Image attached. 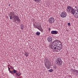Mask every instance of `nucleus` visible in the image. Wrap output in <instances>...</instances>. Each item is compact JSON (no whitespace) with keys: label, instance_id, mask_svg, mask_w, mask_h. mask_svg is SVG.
Wrapping results in <instances>:
<instances>
[{"label":"nucleus","instance_id":"34","mask_svg":"<svg viewBox=\"0 0 78 78\" xmlns=\"http://www.w3.org/2000/svg\"><path fill=\"white\" fill-rule=\"evenodd\" d=\"M49 32H50V30H49Z\"/></svg>","mask_w":78,"mask_h":78},{"label":"nucleus","instance_id":"11","mask_svg":"<svg viewBox=\"0 0 78 78\" xmlns=\"http://www.w3.org/2000/svg\"><path fill=\"white\" fill-rule=\"evenodd\" d=\"M58 33V31L56 30H52L51 32V34H57Z\"/></svg>","mask_w":78,"mask_h":78},{"label":"nucleus","instance_id":"32","mask_svg":"<svg viewBox=\"0 0 78 78\" xmlns=\"http://www.w3.org/2000/svg\"><path fill=\"white\" fill-rule=\"evenodd\" d=\"M72 71H74H74H75V70H74L73 69H72Z\"/></svg>","mask_w":78,"mask_h":78},{"label":"nucleus","instance_id":"14","mask_svg":"<svg viewBox=\"0 0 78 78\" xmlns=\"http://www.w3.org/2000/svg\"><path fill=\"white\" fill-rule=\"evenodd\" d=\"M25 56L27 57V56H29V53L28 52H25Z\"/></svg>","mask_w":78,"mask_h":78},{"label":"nucleus","instance_id":"25","mask_svg":"<svg viewBox=\"0 0 78 78\" xmlns=\"http://www.w3.org/2000/svg\"><path fill=\"white\" fill-rule=\"evenodd\" d=\"M39 27V26H37V27H36V28H37V29H38V30H39L40 28H39V27Z\"/></svg>","mask_w":78,"mask_h":78},{"label":"nucleus","instance_id":"15","mask_svg":"<svg viewBox=\"0 0 78 78\" xmlns=\"http://www.w3.org/2000/svg\"><path fill=\"white\" fill-rule=\"evenodd\" d=\"M41 27V26H40V29L39 30L41 31L42 33L43 32V29H42V27Z\"/></svg>","mask_w":78,"mask_h":78},{"label":"nucleus","instance_id":"29","mask_svg":"<svg viewBox=\"0 0 78 78\" xmlns=\"http://www.w3.org/2000/svg\"><path fill=\"white\" fill-rule=\"evenodd\" d=\"M13 69V68L12 66H11L10 67V69Z\"/></svg>","mask_w":78,"mask_h":78},{"label":"nucleus","instance_id":"36","mask_svg":"<svg viewBox=\"0 0 78 78\" xmlns=\"http://www.w3.org/2000/svg\"><path fill=\"white\" fill-rule=\"evenodd\" d=\"M9 6H10V4H9Z\"/></svg>","mask_w":78,"mask_h":78},{"label":"nucleus","instance_id":"18","mask_svg":"<svg viewBox=\"0 0 78 78\" xmlns=\"http://www.w3.org/2000/svg\"><path fill=\"white\" fill-rule=\"evenodd\" d=\"M49 72H53V69H51L48 70Z\"/></svg>","mask_w":78,"mask_h":78},{"label":"nucleus","instance_id":"27","mask_svg":"<svg viewBox=\"0 0 78 78\" xmlns=\"http://www.w3.org/2000/svg\"><path fill=\"white\" fill-rule=\"evenodd\" d=\"M18 75H19V76H20V75H22V74H21V73L18 72Z\"/></svg>","mask_w":78,"mask_h":78},{"label":"nucleus","instance_id":"28","mask_svg":"<svg viewBox=\"0 0 78 78\" xmlns=\"http://www.w3.org/2000/svg\"><path fill=\"white\" fill-rule=\"evenodd\" d=\"M60 42V44H60L59 45H60V46H61V45H62V43L61 42Z\"/></svg>","mask_w":78,"mask_h":78},{"label":"nucleus","instance_id":"1","mask_svg":"<svg viewBox=\"0 0 78 78\" xmlns=\"http://www.w3.org/2000/svg\"><path fill=\"white\" fill-rule=\"evenodd\" d=\"M51 48L53 49L54 51H60L62 49V46H58L57 43L52 41L51 43Z\"/></svg>","mask_w":78,"mask_h":78},{"label":"nucleus","instance_id":"21","mask_svg":"<svg viewBox=\"0 0 78 78\" xmlns=\"http://www.w3.org/2000/svg\"><path fill=\"white\" fill-rule=\"evenodd\" d=\"M53 68H54V69H56L57 68V67L56 66H53Z\"/></svg>","mask_w":78,"mask_h":78},{"label":"nucleus","instance_id":"24","mask_svg":"<svg viewBox=\"0 0 78 78\" xmlns=\"http://www.w3.org/2000/svg\"><path fill=\"white\" fill-rule=\"evenodd\" d=\"M39 27V26H37V27H36V28H37V29H38V30H39L40 28H39V27Z\"/></svg>","mask_w":78,"mask_h":78},{"label":"nucleus","instance_id":"35","mask_svg":"<svg viewBox=\"0 0 78 78\" xmlns=\"http://www.w3.org/2000/svg\"><path fill=\"white\" fill-rule=\"evenodd\" d=\"M8 66H9V65H8Z\"/></svg>","mask_w":78,"mask_h":78},{"label":"nucleus","instance_id":"22","mask_svg":"<svg viewBox=\"0 0 78 78\" xmlns=\"http://www.w3.org/2000/svg\"><path fill=\"white\" fill-rule=\"evenodd\" d=\"M76 72V73H78V70H75L74 71V72Z\"/></svg>","mask_w":78,"mask_h":78},{"label":"nucleus","instance_id":"10","mask_svg":"<svg viewBox=\"0 0 78 78\" xmlns=\"http://www.w3.org/2000/svg\"><path fill=\"white\" fill-rule=\"evenodd\" d=\"M16 73H18V71L15 69H13V70H12L10 73L11 74H12L13 75H14V74Z\"/></svg>","mask_w":78,"mask_h":78},{"label":"nucleus","instance_id":"9","mask_svg":"<svg viewBox=\"0 0 78 78\" xmlns=\"http://www.w3.org/2000/svg\"><path fill=\"white\" fill-rule=\"evenodd\" d=\"M48 41L50 43H51L53 41V38L51 37H49L47 38Z\"/></svg>","mask_w":78,"mask_h":78},{"label":"nucleus","instance_id":"19","mask_svg":"<svg viewBox=\"0 0 78 78\" xmlns=\"http://www.w3.org/2000/svg\"><path fill=\"white\" fill-rule=\"evenodd\" d=\"M34 27L35 28H36V27H37V24L36 25L34 23Z\"/></svg>","mask_w":78,"mask_h":78},{"label":"nucleus","instance_id":"4","mask_svg":"<svg viewBox=\"0 0 78 78\" xmlns=\"http://www.w3.org/2000/svg\"><path fill=\"white\" fill-rule=\"evenodd\" d=\"M78 10H73L71 12V14H73V16H74L76 18H78Z\"/></svg>","mask_w":78,"mask_h":78},{"label":"nucleus","instance_id":"5","mask_svg":"<svg viewBox=\"0 0 78 78\" xmlns=\"http://www.w3.org/2000/svg\"><path fill=\"white\" fill-rule=\"evenodd\" d=\"M67 11L69 12H71L72 11H74V9L70 6H68L67 9Z\"/></svg>","mask_w":78,"mask_h":78},{"label":"nucleus","instance_id":"37","mask_svg":"<svg viewBox=\"0 0 78 78\" xmlns=\"http://www.w3.org/2000/svg\"><path fill=\"white\" fill-rule=\"evenodd\" d=\"M9 66H10V67H12V66H10V65H9Z\"/></svg>","mask_w":78,"mask_h":78},{"label":"nucleus","instance_id":"26","mask_svg":"<svg viewBox=\"0 0 78 78\" xmlns=\"http://www.w3.org/2000/svg\"><path fill=\"white\" fill-rule=\"evenodd\" d=\"M68 26H70V23H68Z\"/></svg>","mask_w":78,"mask_h":78},{"label":"nucleus","instance_id":"23","mask_svg":"<svg viewBox=\"0 0 78 78\" xmlns=\"http://www.w3.org/2000/svg\"><path fill=\"white\" fill-rule=\"evenodd\" d=\"M16 75H17L18 76H19V73H16Z\"/></svg>","mask_w":78,"mask_h":78},{"label":"nucleus","instance_id":"8","mask_svg":"<svg viewBox=\"0 0 78 78\" xmlns=\"http://www.w3.org/2000/svg\"><path fill=\"white\" fill-rule=\"evenodd\" d=\"M44 65L47 69H50V64H49L48 62L45 63Z\"/></svg>","mask_w":78,"mask_h":78},{"label":"nucleus","instance_id":"13","mask_svg":"<svg viewBox=\"0 0 78 78\" xmlns=\"http://www.w3.org/2000/svg\"><path fill=\"white\" fill-rule=\"evenodd\" d=\"M36 34L37 35V36H39V35L41 34V33L39 31H37L36 32Z\"/></svg>","mask_w":78,"mask_h":78},{"label":"nucleus","instance_id":"3","mask_svg":"<svg viewBox=\"0 0 78 78\" xmlns=\"http://www.w3.org/2000/svg\"><path fill=\"white\" fill-rule=\"evenodd\" d=\"M55 62L57 65L59 66H64V63H63V62L62 61V59L60 58H57Z\"/></svg>","mask_w":78,"mask_h":78},{"label":"nucleus","instance_id":"6","mask_svg":"<svg viewBox=\"0 0 78 78\" xmlns=\"http://www.w3.org/2000/svg\"><path fill=\"white\" fill-rule=\"evenodd\" d=\"M55 18L53 17H51L48 20V22L50 23H51L52 24V23H53L55 22Z\"/></svg>","mask_w":78,"mask_h":78},{"label":"nucleus","instance_id":"17","mask_svg":"<svg viewBox=\"0 0 78 78\" xmlns=\"http://www.w3.org/2000/svg\"><path fill=\"white\" fill-rule=\"evenodd\" d=\"M35 2H37V3H39L40 1H41V0H34Z\"/></svg>","mask_w":78,"mask_h":78},{"label":"nucleus","instance_id":"2","mask_svg":"<svg viewBox=\"0 0 78 78\" xmlns=\"http://www.w3.org/2000/svg\"><path fill=\"white\" fill-rule=\"evenodd\" d=\"M11 12H10V13ZM9 15H10L9 16L10 17V20H12V19H14V20H13L14 22H17L18 23H20V19H19V17L17 16H15L14 13H11V14H9Z\"/></svg>","mask_w":78,"mask_h":78},{"label":"nucleus","instance_id":"7","mask_svg":"<svg viewBox=\"0 0 78 78\" xmlns=\"http://www.w3.org/2000/svg\"><path fill=\"white\" fill-rule=\"evenodd\" d=\"M67 16V13L65 12H63L60 14V17L62 18L66 17Z\"/></svg>","mask_w":78,"mask_h":78},{"label":"nucleus","instance_id":"30","mask_svg":"<svg viewBox=\"0 0 78 78\" xmlns=\"http://www.w3.org/2000/svg\"><path fill=\"white\" fill-rule=\"evenodd\" d=\"M51 30V29H50V28H49L48 29V30Z\"/></svg>","mask_w":78,"mask_h":78},{"label":"nucleus","instance_id":"12","mask_svg":"<svg viewBox=\"0 0 78 78\" xmlns=\"http://www.w3.org/2000/svg\"><path fill=\"white\" fill-rule=\"evenodd\" d=\"M53 42H56L57 43H58V44L59 43V42H60V41H59V40L57 39L53 41Z\"/></svg>","mask_w":78,"mask_h":78},{"label":"nucleus","instance_id":"16","mask_svg":"<svg viewBox=\"0 0 78 78\" xmlns=\"http://www.w3.org/2000/svg\"><path fill=\"white\" fill-rule=\"evenodd\" d=\"M20 26H21L20 28L21 30H23L24 28V26L23 25H21Z\"/></svg>","mask_w":78,"mask_h":78},{"label":"nucleus","instance_id":"20","mask_svg":"<svg viewBox=\"0 0 78 78\" xmlns=\"http://www.w3.org/2000/svg\"><path fill=\"white\" fill-rule=\"evenodd\" d=\"M9 66L8 67V68L9 69V73H11L12 71L10 70V68L9 67Z\"/></svg>","mask_w":78,"mask_h":78},{"label":"nucleus","instance_id":"31","mask_svg":"<svg viewBox=\"0 0 78 78\" xmlns=\"http://www.w3.org/2000/svg\"><path fill=\"white\" fill-rule=\"evenodd\" d=\"M75 8H76V9H76V8H77V7L75 6Z\"/></svg>","mask_w":78,"mask_h":78},{"label":"nucleus","instance_id":"33","mask_svg":"<svg viewBox=\"0 0 78 78\" xmlns=\"http://www.w3.org/2000/svg\"><path fill=\"white\" fill-rule=\"evenodd\" d=\"M50 67L51 66V65H50Z\"/></svg>","mask_w":78,"mask_h":78}]
</instances>
